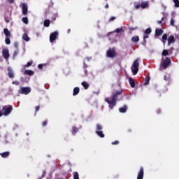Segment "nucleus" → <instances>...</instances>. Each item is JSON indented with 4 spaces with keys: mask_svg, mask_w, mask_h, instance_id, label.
I'll use <instances>...</instances> for the list:
<instances>
[{
    "mask_svg": "<svg viewBox=\"0 0 179 179\" xmlns=\"http://www.w3.org/2000/svg\"><path fill=\"white\" fill-rule=\"evenodd\" d=\"M120 94H122V90H115L112 92L110 100V98L105 99V101L108 103V107L109 108H110V110H113L114 107L117 106V99H118V96H120Z\"/></svg>",
    "mask_w": 179,
    "mask_h": 179,
    "instance_id": "1",
    "label": "nucleus"
},
{
    "mask_svg": "<svg viewBox=\"0 0 179 179\" xmlns=\"http://www.w3.org/2000/svg\"><path fill=\"white\" fill-rule=\"evenodd\" d=\"M131 69L133 75H136V73H138L139 71V58H137L136 60H134Z\"/></svg>",
    "mask_w": 179,
    "mask_h": 179,
    "instance_id": "2",
    "label": "nucleus"
},
{
    "mask_svg": "<svg viewBox=\"0 0 179 179\" xmlns=\"http://www.w3.org/2000/svg\"><path fill=\"white\" fill-rule=\"evenodd\" d=\"M118 55L115 48H110L106 51V57L108 58H111L112 59L115 58Z\"/></svg>",
    "mask_w": 179,
    "mask_h": 179,
    "instance_id": "3",
    "label": "nucleus"
},
{
    "mask_svg": "<svg viewBox=\"0 0 179 179\" xmlns=\"http://www.w3.org/2000/svg\"><path fill=\"white\" fill-rule=\"evenodd\" d=\"M95 134H96L99 138H104V136H106L104 133H103V125L96 124Z\"/></svg>",
    "mask_w": 179,
    "mask_h": 179,
    "instance_id": "4",
    "label": "nucleus"
},
{
    "mask_svg": "<svg viewBox=\"0 0 179 179\" xmlns=\"http://www.w3.org/2000/svg\"><path fill=\"white\" fill-rule=\"evenodd\" d=\"M12 110H13V106H12V105H10L8 106H3L2 113L3 115H9V114L12 113Z\"/></svg>",
    "mask_w": 179,
    "mask_h": 179,
    "instance_id": "5",
    "label": "nucleus"
},
{
    "mask_svg": "<svg viewBox=\"0 0 179 179\" xmlns=\"http://www.w3.org/2000/svg\"><path fill=\"white\" fill-rule=\"evenodd\" d=\"M31 92V89L29 87H22L20 90L19 93L20 94H25L27 95L29 93Z\"/></svg>",
    "mask_w": 179,
    "mask_h": 179,
    "instance_id": "6",
    "label": "nucleus"
},
{
    "mask_svg": "<svg viewBox=\"0 0 179 179\" xmlns=\"http://www.w3.org/2000/svg\"><path fill=\"white\" fill-rule=\"evenodd\" d=\"M171 64V59H170L169 57H166V59L162 62V66L164 69H166Z\"/></svg>",
    "mask_w": 179,
    "mask_h": 179,
    "instance_id": "7",
    "label": "nucleus"
},
{
    "mask_svg": "<svg viewBox=\"0 0 179 179\" xmlns=\"http://www.w3.org/2000/svg\"><path fill=\"white\" fill-rule=\"evenodd\" d=\"M57 37H58V31H55L50 34V41L51 43H54L55 40H57Z\"/></svg>",
    "mask_w": 179,
    "mask_h": 179,
    "instance_id": "8",
    "label": "nucleus"
},
{
    "mask_svg": "<svg viewBox=\"0 0 179 179\" xmlns=\"http://www.w3.org/2000/svg\"><path fill=\"white\" fill-rule=\"evenodd\" d=\"M22 14L26 16L27 15V12H29V8H27V4L26 3H23L22 5Z\"/></svg>",
    "mask_w": 179,
    "mask_h": 179,
    "instance_id": "9",
    "label": "nucleus"
},
{
    "mask_svg": "<svg viewBox=\"0 0 179 179\" xmlns=\"http://www.w3.org/2000/svg\"><path fill=\"white\" fill-rule=\"evenodd\" d=\"M144 174H145V172H144L143 167L141 166L138 173L137 179H143Z\"/></svg>",
    "mask_w": 179,
    "mask_h": 179,
    "instance_id": "10",
    "label": "nucleus"
},
{
    "mask_svg": "<svg viewBox=\"0 0 179 179\" xmlns=\"http://www.w3.org/2000/svg\"><path fill=\"white\" fill-rule=\"evenodd\" d=\"M2 55L4 59H8L10 57L9 50L8 49H3L2 50Z\"/></svg>",
    "mask_w": 179,
    "mask_h": 179,
    "instance_id": "11",
    "label": "nucleus"
},
{
    "mask_svg": "<svg viewBox=\"0 0 179 179\" xmlns=\"http://www.w3.org/2000/svg\"><path fill=\"white\" fill-rule=\"evenodd\" d=\"M168 45H171V44L176 43V38H174V36L171 35L168 37Z\"/></svg>",
    "mask_w": 179,
    "mask_h": 179,
    "instance_id": "12",
    "label": "nucleus"
},
{
    "mask_svg": "<svg viewBox=\"0 0 179 179\" xmlns=\"http://www.w3.org/2000/svg\"><path fill=\"white\" fill-rule=\"evenodd\" d=\"M8 75L10 79H13V78H15V73H13V70H12V69H8Z\"/></svg>",
    "mask_w": 179,
    "mask_h": 179,
    "instance_id": "13",
    "label": "nucleus"
},
{
    "mask_svg": "<svg viewBox=\"0 0 179 179\" xmlns=\"http://www.w3.org/2000/svg\"><path fill=\"white\" fill-rule=\"evenodd\" d=\"M163 33H164V31L162 29H156L155 30V36H157V37H159V36H162Z\"/></svg>",
    "mask_w": 179,
    "mask_h": 179,
    "instance_id": "14",
    "label": "nucleus"
},
{
    "mask_svg": "<svg viewBox=\"0 0 179 179\" xmlns=\"http://www.w3.org/2000/svg\"><path fill=\"white\" fill-rule=\"evenodd\" d=\"M79 92H80L79 87H76L73 90V96H78V94H79Z\"/></svg>",
    "mask_w": 179,
    "mask_h": 179,
    "instance_id": "15",
    "label": "nucleus"
},
{
    "mask_svg": "<svg viewBox=\"0 0 179 179\" xmlns=\"http://www.w3.org/2000/svg\"><path fill=\"white\" fill-rule=\"evenodd\" d=\"M9 155H10V152H9L8 151L0 153V156H1V157H3V159H6V157H8Z\"/></svg>",
    "mask_w": 179,
    "mask_h": 179,
    "instance_id": "16",
    "label": "nucleus"
},
{
    "mask_svg": "<svg viewBox=\"0 0 179 179\" xmlns=\"http://www.w3.org/2000/svg\"><path fill=\"white\" fill-rule=\"evenodd\" d=\"M148 6L149 3H148V1L141 2V7L142 8V9H146V8H148Z\"/></svg>",
    "mask_w": 179,
    "mask_h": 179,
    "instance_id": "17",
    "label": "nucleus"
},
{
    "mask_svg": "<svg viewBox=\"0 0 179 179\" xmlns=\"http://www.w3.org/2000/svg\"><path fill=\"white\" fill-rule=\"evenodd\" d=\"M24 74L28 75L29 76H33V75H34V71L31 70H25Z\"/></svg>",
    "mask_w": 179,
    "mask_h": 179,
    "instance_id": "18",
    "label": "nucleus"
},
{
    "mask_svg": "<svg viewBox=\"0 0 179 179\" xmlns=\"http://www.w3.org/2000/svg\"><path fill=\"white\" fill-rule=\"evenodd\" d=\"M129 82L131 87H135V80H134V78L130 77L129 78Z\"/></svg>",
    "mask_w": 179,
    "mask_h": 179,
    "instance_id": "19",
    "label": "nucleus"
},
{
    "mask_svg": "<svg viewBox=\"0 0 179 179\" xmlns=\"http://www.w3.org/2000/svg\"><path fill=\"white\" fill-rule=\"evenodd\" d=\"M127 110H128V106L127 105H124L122 108H119L120 113H127Z\"/></svg>",
    "mask_w": 179,
    "mask_h": 179,
    "instance_id": "20",
    "label": "nucleus"
},
{
    "mask_svg": "<svg viewBox=\"0 0 179 179\" xmlns=\"http://www.w3.org/2000/svg\"><path fill=\"white\" fill-rule=\"evenodd\" d=\"M50 24H51V21L50 20H45L43 22V26L45 27H50Z\"/></svg>",
    "mask_w": 179,
    "mask_h": 179,
    "instance_id": "21",
    "label": "nucleus"
},
{
    "mask_svg": "<svg viewBox=\"0 0 179 179\" xmlns=\"http://www.w3.org/2000/svg\"><path fill=\"white\" fill-rule=\"evenodd\" d=\"M81 85L84 87L85 90H87L89 89V83H87V82L83 81Z\"/></svg>",
    "mask_w": 179,
    "mask_h": 179,
    "instance_id": "22",
    "label": "nucleus"
},
{
    "mask_svg": "<svg viewBox=\"0 0 179 179\" xmlns=\"http://www.w3.org/2000/svg\"><path fill=\"white\" fill-rule=\"evenodd\" d=\"M3 33L6 37H10V31H9V29H8L7 28H5L3 29Z\"/></svg>",
    "mask_w": 179,
    "mask_h": 179,
    "instance_id": "23",
    "label": "nucleus"
},
{
    "mask_svg": "<svg viewBox=\"0 0 179 179\" xmlns=\"http://www.w3.org/2000/svg\"><path fill=\"white\" fill-rule=\"evenodd\" d=\"M78 131H79V129L73 126L72 127V131H71L72 135H76L78 132Z\"/></svg>",
    "mask_w": 179,
    "mask_h": 179,
    "instance_id": "24",
    "label": "nucleus"
},
{
    "mask_svg": "<svg viewBox=\"0 0 179 179\" xmlns=\"http://www.w3.org/2000/svg\"><path fill=\"white\" fill-rule=\"evenodd\" d=\"M131 41L133 43H138L139 41V36H134L131 38Z\"/></svg>",
    "mask_w": 179,
    "mask_h": 179,
    "instance_id": "25",
    "label": "nucleus"
},
{
    "mask_svg": "<svg viewBox=\"0 0 179 179\" xmlns=\"http://www.w3.org/2000/svg\"><path fill=\"white\" fill-rule=\"evenodd\" d=\"M22 39L24 41H30V38H29V36H27V34H24L22 35Z\"/></svg>",
    "mask_w": 179,
    "mask_h": 179,
    "instance_id": "26",
    "label": "nucleus"
},
{
    "mask_svg": "<svg viewBox=\"0 0 179 179\" xmlns=\"http://www.w3.org/2000/svg\"><path fill=\"white\" fill-rule=\"evenodd\" d=\"M149 82H150V77L149 76H147L145 77V83H144L145 86L149 85Z\"/></svg>",
    "mask_w": 179,
    "mask_h": 179,
    "instance_id": "27",
    "label": "nucleus"
},
{
    "mask_svg": "<svg viewBox=\"0 0 179 179\" xmlns=\"http://www.w3.org/2000/svg\"><path fill=\"white\" fill-rule=\"evenodd\" d=\"M114 32H115V33H117V34H118V33L122 34V33H124V29H122V28H117V29L114 31Z\"/></svg>",
    "mask_w": 179,
    "mask_h": 179,
    "instance_id": "28",
    "label": "nucleus"
},
{
    "mask_svg": "<svg viewBox=\"0 0 179 179\" xmlns=\"http://www.w3.org/2000/svg\"><path fill=\"white\" fill-rule=\"evenodd\" d=\"M19 55V49H17L15 51H14V53L13 55V59H15L16 57Z\"/></svg>",
    "mask_w": 179,
    "mask_h": 179,
    "instance_id": "29",
    "label": "nucleus"
},
{
    "mask_svg": "<svg viewBox=\"0 0 179 179\" xmlns=\"http://www.w3.org/2000/svg\"><path fill=\"white\" fill-rule=\"evenodd\" d=\"M73 179H79V173L73 172Z\"/></svg>",
    "mask_w": 179,
    "mask_h": 179,
    "instance_id": "30",
    "label": "nucleus"
},
{
    "mask_svg": "<svg viewBox=\"0 0 179 179\" xmlns=\"http://www.w3.org/2000/svg\"><path fill=\"white\" fill-rule=\"evenodd\" d=\"M22 20L25 24H27V23H29V19L27 18V17H22Z\"/></svg>",
    "mask_w": 179,
    "mask_h": 179,
    "instance_id": "31",
    "label": "nucleus"
},
{
    "mask_svg": "<svg viewBox=\"0 0 179 179\" xmlns=\"http://www.w3.org/2000/svg\"><path fill=\"white\" fill-rule=\"evenodd\" d=\"M162 40H163L164 44H165L166 43V40H167V34H163Z\"/></svg>",
    "mask_w": 179,
    "mask_h": 179,
    "instance_id": "32",
    "label": "nucleus"
},
{
    "mask_svg": "<svg viewBox=\"0 0 179 179\" xmlns=\"http://www.w3.org/2000/svg\"><path fill=\"white\" fill-rule=\"evenodd\" d=\"M167 55H169V50H164L162 51V56L163 57H167Z\"/></svg>",
    "mask_w": 179,
    "mask_h": 179,
    "instance_id": "33",
    "label": "nucleus"
},
{
    "mask_svg": "<svg viewBox=\"0 0 179 179\" xmlns=\"http://www.w3.org/2000/svg\"><path fill=\"white\" fill-rule=\"evenodd\" d=\"M5 43L7 44V45H9L10 44V38L9 37L6 36L5 39Z\"/></svg>",
    "mask_w": 179,
    "mask_h": 179,
    "instance_id": "34",
    "label": "nucleus"
},
{
    "mask_svg": "<svg viewBox=\"0 0 179 179\" xmlns=\"http://www.w3.org/2000/svg\"><path fill=\"white\" fill-rule=\"evenodd\" d=\"M150 33H152V29L148 28L145 29V34L149 35V34H150Z\"/></svg>",
    "mask_w": 179,
    "mask_h": 179,
    "instance_id": "35",
    "label": "nucleus"
},
{
    "mask_svg": "<svg viewBox=\"0 0 179 179\" xmlns=\"http://www.w3.org/2000/svg\"><path fill=\"white\" fill-rule=\"evenodd\" d=\"M31 65H33V61L28 62L25 65V68H29V66H31Z\"/></svg>",
    "mask_w": 179,
    "mask_h": 179,
    "instance_id": "36",
    "label": "nucleus"
},
{
    "mask_svg": "<svg viewBox=\"0 0 179 179\" xmlns=\"http://www.w3.org/2000/svg\"><path fill=\"white\" fill-rule=\"evenodd\" d=\"M176 8H179V0H173Z\"/></svg>",
    "mask_w": 179,
    "mask_h": 179,
    "instance_id": "37",
    "label": "nucleus"
},
{
    "mask_svg": "<svg viewBox=\"0 0 179 179\" xmlns=\"http://www.w3.org/2000/svg\"><path fill=\"white\" fill-rule=\"evenodd\" d=\"M47 124H48V122L47 120H45L42 122V127H47Z\"/></svg>",
    "mask_w": 179,
    "mask_h": 179,
    "instance_id": "38",
    "label": "nucleus"
},
{
    "mask_svg": "<svg viewBox=\"0 0 179 179\" xmlns=\"http://www.w3.org/2000/svg\"><path fill=\"white\" fill-rule=\"evenodd\" d=\"M12 84L15 85V86H19L20 85L18 81H13Z\"/></svg>",
    "mask_w": 179,
    "mask_h": 179,
    "instance_id": "39",
    "label": "nucleus"
},
{
    "mask_svg": "<svg viewBox=\"0 0 179 179\" xmlns=\"http://www.w3.org/2000/svg\"><path fill=\"white\" fill-rule=\"evenodd\" d=\"M120 143V141L118 140H116L111 143V145H118Z\"/></svg>",
    "mask_w": 179,
    "mask_h": 179,
    "instance_id": "40",
    "label": "nucleus"
},
{
    "mask_svg": "<svg viewBox=\"0 0 179 179\" xmlns=\"http://www.w3.org/2000/svg\"><path fill=\"white\" fill-rule=\"evenodd\" d=\"M14 47H15V48H16L17 50H18V48H19V43H18L17 42H15V43H14Z\"/></svg>",
    "mask_w": 179,
    "mask_h": 179,
    "instance_id": "41",
    "label": "nucleus"
},
{
    "mask_svg": "<svg viewBox=\"0 0 179 179\" xmlns=\"http://www.w3.org/2000/svg\"><path fill=\"white\" fill-rule=\"evenodd\" d=\"M164 20V17H163L161 20L157 21L158 24H162V23H163Z\"/></svg>",
    "mask_w": 179,
    "mask_h": 179,
    "instance_id": "42",
    "label": "nucleus"
},
{
    "mask_svg": "<svg viewBox=\"0 0 179 179\" xmlns=\"http://www.w3.org/2000/svg\"><path fill=\"white\" fill-rule=\"evenodd\" d=\"M35 114L38 111V110H40V105H38V106L35 107Z\"/></svg>",
    "mask_w": 179,
    "mask_h": 179,
    "instance_id": "43",
    "label": "nucleus"
},
{
    "mask_svg": "<svg viewBox=\"0 0 179 179\" xmlns=\"http://www.w3.org/2000/svg\"><path fill=\"white\" fill-rule=\"evenodd\" d=\"M136 29H138V27H129V29L130 30V31H133V30H136Z\"/></svg>",
    "mask_w": 179,
    "mask_h": 179,
    "instance_id": "44",
    "label": "nucleus"
},
{
    "mask_svg": "<svg viewBox=\"0 0 179 179\" xmlns=\"http://www.w3.org/2000/svg\"><path fill=\"white\" fill-rule=\"evenodd\" d=\"M84 73H85V76H87V75H88L87 69H84Z\"/></svg>",
    "mask_w": 179,
    "mask_h": 179,
    "instance_id": "45",
    "label": "nucleus"
},
{
    "mask_svg": "<svg viewBox=\"0 0 179 179\" xmlns=\"http://www.w3.org/2000/svg\"><path fill=\"white\" fill-rule=\"evenodd\" d=\"M174 23H175L174 19L171 18V24L172 26H174Z\"/></svg>",
    "mask_w": 179,
    "mask_h": 179,
    "instance_id": "46",
    "label": "nucleus"
},
{
    "mask_svg": "<svg viewBox=\"0 0 179 179\" xmlns=\"http://www.w3.org/2000/svg\"><path fill=\"white\" fill-rule=\"evenodd\" d=\"M141 8V4H136L135 6V9H139Z\"/></svg>",
    "mask_w": 179,
    "mask_h": 179,
    "instance_id": "47",
    "label": "nucleus"
},
{
    "mask_svg": "<svg viewBox=\"0 0 179 179\" xmlns=\"http://www.w3.org/2000/svg\"><path fill=\"white\" fill-rule=\"evenodd\" d=\"M114 20H115V17H111L109 20V22H113Z\"/></svg>",
    "mask_w": 179,
    "mask_h": 179,
    "instance_id": "48",
    "label": "nucleus"
},
{
    "mask_svg": "<svg viewBox=\"0 0 179 179\" xmlns=\"http://www.w3.org/2000/svg\"><path fill=\"white\" fill-rule=\"evenodd\" d=\"M83 69H87V64H86V63L83 64Z\"/></svg>",
    "mask_w": 179,
    "mask_h": 179,
    "instance_id": "49",
    "label": "nucleus"
},
{
    "mask_svg": "<svg viewBox=\"0 0 179 179\" xmlns=\"http://www.w3.org/2000/svg\"><path fill=\"white\" fill-rule=\"evenodd\" d=\"M38 69H43V64H38Z\"/></svg>",
    "mask_w": 179,
    "mask_h": 179,
    "instance_id": "50",
    "label": "nucleus"
},
{
    "mask_svg": "<svg viewBox=\"0 0 179 179\" xmlns=\"http://www.w3.org/2000/svg\"><path fill=\"white\" fill-rule=\"evenodd\" d=\"M164 80H169V78L167 77V76H164Z\"/></svg>",
    "mask_w": 179,
    "mask_h": 179,
    "instance_id": "51",
    "label": "nucleus"
},
{
    "mask_svg": "<svg viewBox=\"0 0 179 179\" xmlns=\"http://www.w3.org/2000/svg\"><path fill=\"white\" fill-rule=\"evenodd\" d=\"M143 38H144V39L149 38V36H148V35H144Z\"/></svg>",
    "mask_w": 179,
    "mask_h": 179,
    "instance_id": "52",
    "label": "nucleus"
},
{
    "mask_svg": "<svg viewBox=\"0 0 179 179\" xmlns=\"http://www.w3.org/2000/svg\"><path fill=\"white\" fill-rule=\"evenodd\" d=\"M9 3H13L15 0H8Z\"/></svg>",
    "mask_w": 179,
    "mask_h": 179,
    "instance_id": "53",
    "label": "nucleus"
},
{
    "mask_svg": "<svg viewBox=\"0 0 179 179\" xmlns=\"http://www.w3.org/2000/svg\"><path fill=\"white\" fill-rule=\"evenodd\" d=\"M2 115H3V112L0 110V117H2Z\"/></svg>",
    "mask_w": 179,
    "mask_h": 179,
    "instance_id": "54",
    "label": "nucleus"
},
{
    "mask_svg": "<svg viewBox=\"0 0 179 179\" xmlns=\"http://www.w3.org/2000/svg\"><path fill=\"white\" fill-rule=\"evenodd\" d=\"M105 8H106V9H108V3L105 6Z\"/></svg>",
    "mask_w": 179,
    "mask_h": 179,
    "instance_id": "55",
    "label": "nucleus"
},
{
    "mask_svg": "<svg viewBox=\"0 0 179 179\" xmlns=\"http://www.w3.org/2000/svg\"><path fill=\"white\" fill-rule=\"evenodd\" d=\"M143 43H145V44H146V39L143 38Z\"/></svg>",
    "mask_w": 179,
    "mask_h": 179,
    "instance_id": "56",
    "label": "nucleus"
},
{
    "mask_svg": "<svg viewBox=\"0 0 179 179\" xmlns=\"http://www.w3.org/2000/svg\"><path fill=\"white\" fill-rule=\"evenodd\" d=\"M41 178H44V173L42 174Z\"/></svg>",
    "mask_w": 179,
    "mask_h": 179,
    "instance_id": "57",
    "label": "nucleus"
},
{
    "mask_svg": "<svg viewBox=\"0 0 179 179\" xmlns=\"http://www.w3.org/2000/svg\"><path fill=\"white\" fill-rule=\"evenodd\" d=\"M67 33H71V29H68Z\"/></svg>",
    "mask_w": 179,
    "mask_h": 179,
    "instance_id": "58",
    "label": "nucleus"
},
{
    "mask_svg": "<svg viewBox=\"0 0 179 179\" xmlns=\"http://www.w3.org/2000/svg\"><path fill=\"white\" fill-rule=\"evenodd\" d=\"M43 174H45V171H43Z\"/></svg>",
    "mask_w": 179,
    "mask_h": 179,
    "instance_id": "59",
    "label": "nucleus"
},
{
    "mask_svg": "<svg viewBox=\"0 0 179 179\" xmlns=\"http://www.w3.org/2000/svg\"><path fill=\"white\" fill-rule=\"evenodd\" d=\"M129 132H131V130H129Z\"/></svg>",
    "mask_w": 179,
    "mask_h": 179,
    "instance_id": "60",
    "label": "nucleus"
},
{
    "mask_svg": "<svg viewBox=\"0 0 179 179\" xmlns=\"http://www.w3.org/2000/svg\"><path fill=\"white\" fill-rule=\"evenodd\" d=\"M105 1H107V0H105Z\"/></svg>",
    "mask_w": 179,
    "mask_h": 179,
    "instance_id": "61",
    "label": "nucleus"
}]
</instances>
